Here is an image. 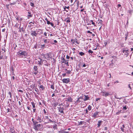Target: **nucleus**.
<instances>
[{"label": "nucleus", "mask_w": 133, "mask_h": 133, "mask_svg": "<svg viewBox=\"0 0 133 133\" xmlns=\"http://www.w3.org/2000/svg\"><path fill=\"white\" fill-rule=\"evenodd\" d=\"M11 71H13V72H14V69L12 67L11 68Z\"/></svg>", "instance_id": "nucleus-64"}, {"label": "nucleus", "mask_w": 133, "mask_h": 133, "mask_svg": "<svg viewBox=\"0 0 133 133\" xmlns=\"http://www.w3.org/2000/svg\"><path fill=\"white\" fill-rule=\"evenodd\" d=\"M41 115H39L37 117V121H39V123H41L42 121V120L41 119Z\"/></svg>", "instance_id": "nucleus-11"}, {"label": "nucleus", "mask_w": 133, "mask_h": 133, "mask_svg": "<svg viewBox=\"0 0 133 133\" xmlns=\"http://www.w3.org/2000/svg\"><path fill=\"white\" fill-rule=\"evenodd\" d=\"M86 114H88V110L87 109H86Z\"/></svg>", "instance_id": "nucleus-63"}, {"label": "nucleus", "mask_w": 133, "mask_h": 133, "mask_svg": "<svg viewBox=\"0 0 133 133\" xmlns=\"http://www.w3.org/2000/svg\"><path fill=\"white\" fill-rule=\"evenodd\" d=\"M5 28H4L2 30V32H4L5 31Z\"/></svg>", "instance_id": "nucleus-60"}, {"label": "nucleus", "mask_w": 133, "mask_h": 133, "mask_svg": "<svg viewBox=\"0 0 133 133\" xmlns=\"http://www.w3.org/2000/svg\"><path fill=\"white\" fill-rule=\"evenodd\" d=\"M38 33L36 32L35 31H32L31 33V35L32 36H36L38 34Z\"/></svg>", "instance_id": "nucleus-6"}, {"label": "nucleus", "mask_w": 133, "mask_h": 133, "mask_svg": "<svg viewBox=\"0 0 133 133\" xmlns=\"http://www.w3.org/2000/svg\"><path fill=\"white\" fill-rule=\"evenodd\" d=\"M121 130L123 131V132H124V129H123V128H121Z\"/></svg>", "instance_id": "nucleus-62"}, {"label": "nucleus", "mask_w": 133, "mask_h": 133, "mask_svg": "<svg viewBox=\"0 0 133 133\" xmlns=\"http://www.w3.org/2000/svg\"><path fill=\"white\" fill-rule=\"evenodd\" d=\"M16 19L18 21H22V19L21 18L19 17H17L16 16Z\"/></svg>", "instance_id": "nucleus-19"}, {"label": "nucleus", "mask_w": 133, "mask_h": 133, "mask_svg": "<svg viewBox=\"0 0 133 133\" xmlns=\"http://www.w3.org/2000/svg\"><path fill=\"white\" fill-rule=\"evenodd\" d=\"M65 70L66 71V73L67 74H70L71 73V71L70 70H68L66 69H65Z\"/></svg>", "instance_id": "nucleus-20"}, {"label": "nucleus", "mask_w": 133, "mask_h": 133, "mask_svg": "<svg viewBox=\"0 0 133 133\" xmlns=\"http://www.w3.org/2000/svg\"><path fill=\"white\" fill-rule=\"evenodd\" d=\"M62 76L63 77L66 76V73H64L62 74Z\"/></svg>", "instance_id": "nucleus-39"}, {"label": "nucleus", "mask_w": 133, "mask_h": 133, "mask_svg": "<svg viewBox=\"0 0 133 133\" xmlns=\"http://www.w3.org/2000/svg\"><path fill=\"white\" fill-rule=\"evenodd\" d=\"M123 109H124V110H126L127 109V108L126 106H125L123 107Z\"/></svg>", "instance_id": "nucleus-56"}, {"label": "nucleus", "mask_w": 133, "mask_h": 133, "mask_svg": "<svg viewBox=\"0 0 133 133\" xmlns=\"http://www.w3.org/2000/svg\"><path fill=\"white\" fill-rule=\"evenodd\" d=\"M3 53V52L2 53L1 52H0V60L4 58Z\"/></svg>", "instance_id": "nucleus-15"}, {"label": "nucleus", "mask_w": 133, "mask_h": 133, "mask_svg": "<svg viewBox=\"0 0 133 133\" xmlns=\"http://www.w3.org/2000/svg\"><path fill=\"white\" fill-rule=\"evenodd\" d=\"M62 81L63 83L67 84L70 82V78H63L62 80Z\"/></svg>", "instance_id": "nucleus-3"}, {"label": "nucleus", "mask_w": 133, "mask_h": 133, "mask_svg": "<svg viewBox=\"0 0 133 133\" xmlns=\"http://www.w3.org/2000/svg\"><path fill=\"white\" fill-rule=\"evenodd\" d=\"M19 24H18L16 23V24H15V27L16 28H18V26H19Z\"/></svg>", "instance_id": "nucleus-34"}, {"label": "nucleus", "mask_w": 133, "mask_h": 133, "mask_svg": "<svg viewBox=\"0 0 133 133\" xmlns=\"http://www.w3.org/2000/svg\"><path fill=\"white\" fill-rule=\"evenodd\" d=\"M57 126V125L56 124H55L54 126L53 127L54 129H55V128H56Z\"/></svg>", "instance_id": "nucleus-50"}, {"label": "nucleus", "mask_w": 133, "mask_h": 133, "mask_svg": "<svg viewBox=\"0 0 133 133\" xmlns=\"http://www.w3.org/2000/svg\"><path fill=\"white\" fill-rule=\"evenodd\" d=\"M80 99L78 98L77 100L76 101L77 103H79L81 102H82V101L80 100Z\"/></svg>", "instance_id": "nucleus-26"}, {"label": "nucleus", "mask_w": 133, "mask_h": 133, "mask_svg": "<svg viewBox=\"0 0 133 133\" xmlns=\"http://www.w3.org/2000/svg\"><path fill=\"white\" fill-rule=\"evenodd\" d=\"M35 91H36V92L37 94H38V95H39V90L37 88H35Z\"/></svg>", "instance_id": "nucleus-21"}, {"label": "nucleus", "mask_w": 133, "mask_h": 133, "mask_svg": "<svg viewBox=\"0 0 133 133\" xmlns=\"http://www.w3.org/2000/svg\"><path fill=\"white\" fill-rule=\"evenodd\" d=\"M47 24H48L49 25L50 24V25L54 27V24L53 23H52L48 21L47 22Z\"/></svg>", "instance_id": "nucleus-17"}, {"label": "nucleus", "mask_w": 133, "mask_h": 133, "mask_svg": "<svg viewBox=\"0 0 133 133\" xmlns=\"http://www.w3.org/2000/svg\"><path fill=\"white\" fill-rule=\"evenodd\" d=\"M30 5L32 6V7H34V4L32 3H30Z\"/></svg>", "instance_id": "nucleus-41"}, {"label": "nucleus", "mask_w": 133, "mask_h": 133, "mask_svg": "<svg viewBox=\"0 0 133 133\" xmlns=\"http://www.w3.org/2000/svg\"><path fill=\"white\" fill-rule=\"evenodd\" d=\"M8 94L10 95V98H11L12 97V94L11 93L10 91L8 92Z\"/></svg>", "instance_id": "nucleus-32"}, {"label": "nucleus", "mask_w": 133, "mask_h": 133, "mask_svg": "<svg viewBox=\"0 0 133 133\" xmlns=\"http://www.w3.org/2000/svg\"><path fill=\"white\" fill-rule=\"evenodd\" d=\"M58 109L59 112H60L61 113H64V112L63 110H64V108H63V107H60L58 108Z\"/></svg>", "instance_id": "nucleus-5"}, {"label": "nucleus", "mask_w": 133, "mask_h": 133, "mask_svg": "<svg viewBox=\"0 0 133 133\" xmlns=\"http://www.w3.org/2000/svg\"><path fill=\"white\" fill-rule=\"evenodd\" d=\"M66 99L67 100H66V101H68L70 102H72L73 99L70 96H69Z\"/></svg>", "instance_id": "nucleus-8"}, {"label": "nucleus", "mask_w": 133, "mask_h": 133, "mask_svg": "<svg viewBox=\"0 0 133 133\" xmlns=\"http://www.w3.org/2000/svg\"><path fill=\"white\" fill-rule=\"evenodd\" d=\"M11 111H10V109L9 108L7 109V112H10Z\"/></svg>", "instance_id": "nucleus-55"}, {"label": "nucleus", "mask_w": 133, "mask_h": 133, "mask_svg": "<svg viewBox=\"0 0 133 133\" xmlns=\"http://www.w3.org/2000/svg\"><path fill=\"white\" fill-rule=\"evenodd\" d=\"M87 33H89L90 34H92V32H91L90 31L88 30L87 31Z\"/></svg>", "instance_id": "nucleus-47"}, {"label": "nucleus", "mask_w": 133, "mask_h": 133, "mask_svg": "<svg viewBox=\"0 0 133 133\" xmlns=\"http://www.w3.org/2000/svg\"><path fill=\"white\" fill-rule=\"evenodd\" d=\"M62 63H64L65 64H66L67 66H69V63L68 62L69 61L68 60L67 61L65 60V59L64 58H63L62 59Z\"/></svg>", "instance_id": "nucleus-4"}, {"label": "nucleus", "mask_w": 133, "mask_h": 133, "mask_svg": "<svg viewBox=\"0 0 133 133\" xmlns=\"http://www.w3.org/2000/svg\"><path fill=\"white\" fill-rule=\"evenodd\" d=\"M79 54L81 56H83L85 55V53L82 52H79Z\"/></svg>", "instance_id": "nucleus-28"}, {"label": "nucleus", "mask_w": 133, "mask_h": 133, "mask_svg": "<svg viewBox=\"0 0 133 133\" xmlns=\"http://www.w3.org/2000/svg\"><path fill=\"white\" fill-rule=\"evenodd\" d=\"M17 54L18 56L20 57H23V56H25L27 55V53L25 51H22L21 50H20L17 53Z\"/></svg>", "instance_id": "nucleus-1"}, {"label": "nucleus", "mask_w": 133, "mask_h": 133, "mask_svg": "<svg viewBox=\"0 0 133 133\" xmlns=\"http://www.w3.org/2000/svg\"><path fill=\"white\" fill-rule=\"evenodd\" d=\"M84 8L83 9H81L80 10V11L81 12H82L84 11Z\"/></svg>", "instance_id": "nucleus-61"}, {"label": "nucleus", "mask_w": 133, "mask_h": 133, "mask_svg": "<svg viewBox=\"0 0 133 133\" xmlns=\"http://www.w3.org/2000/svg\"><path fill=\"white\" fill-rule=\"evenodd\" d=\"M44 56L45 58H49L50 57L51 55L50 54L47 53L46 54H44Z\"/></svg>", "instance_id": "nucleus-9"}, {"label": "nucleus", "mask_w": 133, "mask_h": 133, "mask_svg": "<svg viewBox=\"0 0 133 133\" xmlns=\"http://www.w3.org/2000/svg\"><path fill=\"white\" fill-rule=\"evenodd\" d=\"M31 103L32 105V107H33V108H35V104L36 103H34V102H31Z\"/></svg>", "instance_id": "nucleus-23"}, {"label": "nucleus", "mask_w": 133, "mask_h": 133, "mask_svg": "<svg viewBox=\"0 0 133 133\" xmlns=\"http://www.w3.org/2000/svg\"><path fill=\"white\" fill-rule=\"evenodd\" d=\"M45 46V44H43L41 45V47L42 48H44Z\"/></svg>", "instance_id": "nucleus-48"}, {"label": "nucleus", "mask_w": 133, "mask_h": 133, "mask_svg": "<svg viewBox=\"0 0 133 133\" xmlns=\"http://www.w3.org/2000/svg\"><path fill=\"white\" fill-rule=\"evenodd\" d=\"M85 96V98L83 99V100L84 101L89 100V99L90 97L88 96V95H84Z\"/></svg>", "instance_id": "nucleus-13"}, {"label": "nucleus", "mask_w": 133, "mask_h": 133, "mask_svg": "<svg viewBox=\"0 0 133 133\" xmlns=\"http://www.w3.org/2000/svg\"><path fill=\"white\" fill-rule=\"evenodd\" d=\"M41 124H38L37 125H36L35 126H34L33 128L35 129L36 130H40L41 128Z\"/></svg>", "instance_id": "nucleus-2"}, {"label": "nucleus", "mask_w": 133, "mask_h": 133, "mask_svg": "<svg viewBox=\"0 0 133 133\" xmlns=\"http://www.w3.org/2000/svg\"><path fill=\"white\" fill-rule=\"evenodd\" d=\"M69 6H68V7H66V6H65L64 7V10H65V9H69Z\"/></svg>", "instance_id": "nucleus-36"}, {"label": "nucleus", "mask_w": 133, "mask_h": 133, "mask_svg": "<svg viewBox=\"0 0 133 133\" xmlns=\"http://www.w3.org/2000/svg\"><path fill=\"white\" fill-rule=\"evenodd\" d=\"M70 19H68L66 20V22L67 23H69L70 22Z\"/></svg>", "instance_id": "nucleus-43"}, {"label": "nucleus", "mask_w": 133, "mask_h": 133, "mask_svg": "<svg viewBox=\"0 0 133 133\" xmlns=\"http://www.w3.org/2000/svg\"><path fill=\"white\" fill-rule=\"evenodd\" d=\"M104 130H106V131L107 130H108V128H107V127H105L104 128Z\"/></svg>", "instance_id": "nucleus-53"}, {"label": "nucleus", "mask_w": 133, "mask_h": 133, "mask_svg": "<svg viewBox=\"0 0 133 133\" xmlns=\"http://www.w3.org/2000/svg\"><path fill=\"white\" fill-rule=\"evenodd\" d=\"M88 52L90 54H92L93 53V51L91 50L90 49L88 51Z\"/></svg>", "instance_id": "nucleus-27"}, {"label": "nucleus", "mask_w": 133, "mask_h": 133, "mask_svg": "<svg viewBox=\"0 0 133 133\" xmlns=\"http://www.w3.org/2000/svg\"><path fill=\"white\" fill-rule=\"evenodd\" d=\"M20 32H21L22 31L24 32V28L23 27L20 28L19 31Z\"/></svg>", "instance_id": "nucleus-22"}, {"label": "nucleus", "mask_w": 133, "mask_h": 133, "mask_svg": "<svg viewBox=\"0 0 133 133\" xmlns=\"http://www.w3.org/2000/svg\"><path fill=\"white\" fill-rule=\"evenodd\" d=\"M53 106L54 107H56V106L57 105V104L56 103H54L53 104Z\"/></svg>", "instance_id": "nucleus-42"}, {"label": "nucleus", "mask_w": 133, "mask_h": 133, "mask_svg": "<svg viewBox=\"0 0 133 133\" xmlns=\"http://www.w3.org/2000/svg\"><path fill=\"white\" fill-rule=\"evenodd\" d=\"M51 88L53 90L54 89V87L53 85H51Z\"/></svg>", "instance_id": "nucleus-40"}, {"label": "nucleus", "mask_w": 133, "mask_h": 133, "mask_svg": "<svg viewBox=\"0 0 133 133\" xmlns=\"http://www.w3.org/2000/svg\"><path fill=\"white\" fill-rule=\"evenodd\" d=\"M75 2H76V3H77V7L76 8V9H74L76 10L78 9V7H79V4H80V3H79V1H77V0H76L75 1Z\"/></svg>", "instance_id": "nucleus-10"}, {"label": "nucleus", "mask_w": 133, "mask_h": 133, "mask_svg": "<svg viewBox=\"0 0 133 133\" xmlns=\"http://www.w3.org/2000/svg\"><path fill=\"white\" fill-rule=\"evenodd\" d=\"M38 72V71H35L33 72V73L35 75H36Z\"/></svg>", "instance_id": "nucleus-37"}, {"label": "nucleus", "mask_w": 133, "mask_h": 133, "mask_svg": "<svg viewBox=\"0 0 133 133\" xmlns=\"http://www.w3.org/2000/svg\"><path fill=\"white\" fill-rule=\"evenodd\" d=\"M78 98H79V99H83V96H80Z\"/></svg>", "instance_id": "nucleus-52"}, {"label": "nucleus", "mask_w": 133, "mask_h": 133, "mask_svg": "<svg viewBox=\"0 0 133 133\" xmlns=\"http://www.w3.org/2000/svg\"><path fill=\"white\" fill-rule=\"evenodd\" d=\"M47 33L45 32H44V35L46 36H47Z\"/></svg>", "instance_id": "nucleus-57"}, {"label": "nucleus", "mask_w": 133, "mask_h": 133, "mask_svg": "<svg viewBox=\"0 0 133 133\" xmlns=\"http://www.w3.org/2000/svg\"><path fill=\"white\" fill-rule=\"evenodd\" d=\"M36 109L35 108H33V112H36Z\"/></svg>", "instance_id": "nucleus-59"}, {"label": "nucleus", "mask_w": 133, "mask_h": 133, "mask_svg": "<svg viewBox=\"0 0 133 133\" xmlns=\"http://www.w3.org/2000/svg\"><path fill=\"white\" fill-rule=\"evenodd\" d=\"M91 108H92L91 106L90 105H89L88 107V109L89 111H90L91 110Z\"/></svg>", "instance_id": "nucleus-29"}, {"label": "nucleus", "mask_w": 133, "mask_h": 133, "mask_svg": "<svg viewBox=\"0 0 133 133\" xmlns=\"http://www.w3.org/2000/svg\"><path fill=\"white\" fill-rule=\"evenodd\" d=\"M103 122L102 121H98V123L97 124V127L99 128L100 125L101 124V123Z\"/></svg>", "instance_id": "nucleus-14"}, {"label": "nucleus", "mask_w": 133, "mask_h": 133, "mask_svg": "<svg viewBox=\"0 0 133 133\" xmlns=\"http://www.w3.org/2000/svg\"><path fill=\"white\" fill-rule=\"evenodd\" d=\"M39 88H41L42 89V90H43L44 89V87L42 85H41L40 86Z\"/></svg>", "instance_id": "nucleus-31"}, {"label": "nucleus", "mask_w": 133, "mask_h": 133, "mask_svg": "<svg viewBox=\"0 0 133 133\" xmlns=\"http://www.w3.org/2000/svg\"><path fill=\"white\" fill-rule=\"evenodd\" d=\"M33 124L35 125V126L36 125H37L36 124L38 123V122L36 121H34V122H33Z\"/></svg>", "instance_id": "nucleus-35"}, {"label": "nucleus", "mask_w": 133, "mask_h": 133, "mask_svg": "<svg viewBox=\"0 0 133 133\" xmlns=\"http://www.w3.org/2000/svg\"><path fill=\"white\" fill-rule=\"evenodd\" d=\"M28 16L30 17H32V16L31 15V12H28Z\"/></svg>", "instance_id": "nucleus-24"}, {"label": "nucleus", "mask_w": 133, "mask_h": 133, "mask_svg": "<svg viewBox=\"0 0 133 133\" xmlns=\"http://www.w3.org/2000/svg\"><path fill=\"white\" fill-rule=\"evenodd\" d=\"M104 44L105 46H106L108 44V43L107 41H104Z\"/></svg>", "instance_id": "nucleus-38"}, {"label": "nucleus", "mask_w": 133, "mask_h": 133, "mask_svg": "<svg viewBox=\"0 0 133 133\" xmlns=\"http://www.w3.org/2000/svg\"><path fill=\"white\" fill-rule=\"evenodd\" d=\"M83 124V122L82 121H81L79 123V125L82 124Z\"/></svg>", "instance_id": "nucleus-51"}, {"label": "nucleus", "mask_w": 133, "mask_h": 133, "mask_svg": "<svg viewBox=\"0 0 133 133\" xmlns=\"http://www.w3.org/2000/svg\"><path fill=\"white\" fill-rule=\"evenodd\" d=\"M121 110L119 111L118 112L116 113V114L117 115L121 113Z\"/></svg>", "instance_id": "nucleus-44"}, {"label": "nucleus", "mask_w": 133, "mask_h": 133, "mask_svg": "<svg viewBox=\"0 0 133 133\" xmlns=\"http://www.w3.org/2000/svg\"><path fill=\"white\" fill-rule=\"evenodd\" d=\"M97 22H98L97 23L98 24H99L101 25L102 24L103 21L101 20H98Z\"/></svg>", "instance_id": "nucleus-18"}, {"label": "nucleus", "mask_w": 133, "mask_h": 133, "mask_svg": "<svg viewBox=\"0 0 133 133\" xmlns=\"http://www.w3.org/2000/svg\"><path fill=\"white\" fill-rule=\"evenodd\" d=\"M45 119H49V121L50 122L52 123H53L54 122V121H52L50 119H49V117L48 116H46L45 117Z\"/></svg>", "instance_id": "nucleus-16"}, {"label": "nucleus", "mask_w": 133, "mask_h": 133, "mask_svg": "<svg viewBox=\"0 0 133 133\" xmlns=\"http://www.w3.org/2000/svg\"><path fill=\"white\" fill-rule=\"evenodd\" d=\"M43 112L45 114H46V110H45V109H44L43 110Z\"/></svg>", "instance_id": "nucleus-58"}, {"label": "nucleus", "mask_w": 133, "mask_h": 133, "mask_svg": "<svg viewBox=\"0 0 133 133\" xmlns=\"http://www.w3.org/2000/svg\"><path fill=\"white\" fill-rule=\"evenodd\" d=\"M44 42L45 43H50L49 41H47V40L46 39H44Z\"/></svg>", "instance_id": "nucleus-33"}, {"label": "nucleus", "mask_w": 133, "mask_h": 133, "mask_svg": "<svg viewBox=\"0 0 133 133\" xmlns=\"http://www.w3.org/2000/svg\"><path fill=\"white\" fill-rule=\"evenodd\" d=\"M102 94V96H104L106 97L107 96H109L110 94L108 92H101Z\"/></svg>", "instance_id": "nucleus-7"}, {"label": "nucleus", "mask_w": 133, "mask_h": 133, "mask_svg": "<svg viewBox=\"0 0 133 133\" xmlns=\"http://www.w3.org/2000/svg\"><path fill=\"white\" fill-rule=\"evenodd\" d=\"M90 22H92V24L94 26H96V25L95 24V23L93 22V21L92 20H90Z\"/></svg>", "instance_id": "nucleus-25"}, {"label": "nucleus", "mask_w": 133, "mask_h": 133, "mask_svg": "<svg viewBox=\"0 0 133 133\" xmlns=\"http://www.w3.org/2000/svg\"><path fill=\"white\" fill-rule=\"evenodd\" d=\"M128 52L129 51L127 50H125V54H127L128 55Z\"/></svg>", "instance_id": "nucleus-45"}, {"label": "nucleus", "mask_w": 133, "mask_h": 133, "mask_svg": "<svg viewBox=\"0 0 133 133\" xmlns=\"http://www.w3.org/2000/svg\"><path fill=\"white\" fill-rule=\"evenodd\" d=\"M70 57L69 56H68V55L66 56V58L67 59H69L70 58Z\"/></svg>", "instance_id": "nucleus-54"}, {"label": "nucleus", "mask_w": 133, "mask_h": 133, "mask_svg": "<svg viewBox=\"0 0 133 133\" xmlns=\"http://www.w3.org/2000/svg\"><path fill=\"white\" fill-rule=\"evenodd\" d=\"M59 133H64V131L63 130H61L59 131Z\"/></svg>", "instance_id": "nucleus-46"}, {"label": "nucleus", "mask_w": 133, "mask_h": 133, "mask_svg": "<svg viewBox=\"0 0 133 133\" xmlns=\"http://www.w3.org/2000/svg\"><path fill=\"white\" fill-rule=\"evenodd\" d=\"M34 69L35 71H37L38 69L37 67V66H35L34 67Z\"/></svg>", "instance_id": "nucleus-30"}, {"label": "nucleus", "mask_w": 133, "mask_h": 133, "mask_svg": "<svg viewBox=\"0 0 133 133\" xmlns=\"http://www.w3.org/2000/svg\"><path fill=\"white\" fill-rule=\"evenodd\" d=\"M81 3H80V5L79 6V7L80 8H82L83 7V6L82 5H81Z\"/></svg>", "instance_id": "nucleus-49"}, {"label": "nucleus", "mask_w": 133, "mask_h": 133, "mask_svg": "<svg viewBox=\"0 0 133 133\" xmlns=\"http://www.w3.org/2000/svg\"><path fill=\"white\" fill-rule=\"evenodd\" d=\"M99 112L97 111L95 112L94 114L92 115V117H93L96 118V116L98 114Z\"/></svg>", "instance_id": "nucleus-12"}]
</instances>
